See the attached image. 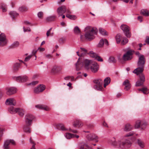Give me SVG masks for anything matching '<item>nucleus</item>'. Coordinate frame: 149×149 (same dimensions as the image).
<instances>
[{
  "label": "nucleus",
  "instance_id": "1",
  "mask_svg": "<svg viewBox=\"0 0 149 149\" xmlns=\"http://www.w3.org/2000/svg\"><path fill=\"white\" fill-rule=\"evenodd\" d=\"M108 143L115 147L120 149H126L129 148L131 145V142L128 140L126 139L124 141L118 140L116 141L114 137L109 139Z\"/></svg>",
  "mask_w": 149,
  "mask_h": 149
},
{
  "label": "nucleus",
  "instance_id": "2",
  "mask_svg": "<svg viewBox=\"0 0 149 149\" xmlns=\"http://www.w3.org/2000/svg\"><path fill=\"white\" fill-rule=\"evenodd\" d=\"M84 36L86 40L91 41L95 38V35L97 32V29L95 27L91 26H87L84 29Z\"/></svg>",
  "mask_w": 149,
  "mask_h": 149
},
{
  "label": "nucleus",
  "instance_id": "3",
  "mask_svg": "<svg viewBox=\"0 0 149 149\" xmlns=\"http://www.w3.org/2000/svg\"><path fill=\"white\" fill-rule=\"evenodd\" d=\"M94 61L91 60L86 59H82V58H79L75 64L76 70H80L83 66L87 70H89V67Z\"/></svg>",
  "mask_w": 149,
  "mask_h": 149
},
{
  "label": "nucleus",
  "instance_id": "4",
  "mask_svg": "<svg viewBox=\"0 0 149 149\" xmlns=\"http://www.w3.org/2000/svg\"><path fill=\"white\" fill-rule=\"evenodd\" d=\"M93 82L95 85L93 86V88L96 90L102 91L103 89L102 87L103 81L100 79H94Z\"/></svg>",
  "mask_w": 149,
  "mask_h": 149
},
{
  "label": "nucleus",
  "instance_id": "5",
  "mask_svg": "<svg viewBox=\"0 0 149 149\" xmlns=\"http://www.w3.org/2000/svg\"><path fill=\"white\" fill-rule=\"evenodd\" d=\"M34 118V117L32 115L27 114L25 116V125L31 126L33 122V120Z\"/></svg>",
  "mask_w": 149,
  "mask_h": 149
},
{
  "label": "nucleus",
  "instance_id": "6",
  "mask_svg": "<svg viewBox=\"0 0 149 149\" xmlns=\"http://www.w3.org/2000/svg\"><path fill=\"white\" fill-rule=\"evenodd\" d=\"M120 28L127 37L130 38L131 37V34L130 31V28L126 24H123L121 26Z\"/></svg>",
  "mask_w": 149,
  "mask_h": 149
},
{
  "label": "nucleus",
  "instance_id": "7",
  "mask_svg": "<svg viewBox=\"0 0 149 149\" xmlns=\"http://www.w3.org/2000/svg\"><path fill=\"white\" fill-rule=\"evenodd\" d=\"M133 50H130L124 54L122 57V59L124 61L131 60L132 58Z\"/></svg>",
  "mask_w": 149,
  "mask_h": 149
},
{
  "label": "nucleus",
  "instance_id": "8",
  "mask_svg": "<svg viewBox=\"0 0 149 149\" xmlns=\"http://www.w3.org/2000/svg\"><path fill=\"white\" fill-rule=\"evenodd\" d=\"M57 127L58 129L62 131L68 130L69 131L74 133H76L78 132V131L76 130H72L71 128H69L68 129L66 128L63 124H61L58 125Z\"/></svg>",
  "mask_w": 149,
  "mask_h": 149
},
{
  "label": "nucleus",
  "instance_id": "9",
  "mask_svg": "<svg viewBox=\"0 0 149 149\" xmlns=\"http://www.w3.org/2000/svg\"><path fill=\"white\" fill-rule=\"evenodd\" d=\"M45 88V86L43 84L39 85L34 88V92L35 93L39 94L42 92Z\"/></svg>",
  "mask_w": 149,
  "mask_h": 149
},
{
  "label": "nucleus",
  "instance_id": "10",
  "mask_svg": "<svg viewBox=\"0 0 149 149\" xmlns=\"http://www.w3.org/2000/svg\"><path fill=\"white\" fill-rule=\"evenodd\" d=\"M99 69V65L97 63L94 61L89 67V70L90 69L92 72L95 73L98 71Z\"/></svg>",
  "mask_w": 149,
  "mask_h": 149
},
{
  "label": "nucleus",
  "instance_id": "11",
  "mask_svg": "<svg viewBox=\"0 0 149 149\" xmlns=\"http://www.w3.org/2000/svg\"><path fill=\"white\" fill-rule=\"evenodd\" d=\"M15 144V142L13 140H8L5 141L3 145L4 149H10L11 145Z\"/></svg>",
  "mask_w": 149,
  "mask_h": 149
},
{
  "label": "nucleus",
  "instance_id": "12",
  "mask_svg": "<svg viewBox=\"0 0 149 149\" xmlns=\"http://www.w3.org/2000/svg\"><path fill=\"white\" fill-rule=\"evenodd\" d=\"M7 40L6 36L3 33L0 34V47H3L6 45Z\"/></svg>",
  "mask_w": 149,
  "mask_h": 149
},
{
  "label": "nucleus",
  "instance_id": "13",
  "mask_svg": "<svg viewBox=\"0 0 149 149\" xmlns=\"http://www.w3.org/2000/svg\"><path fill=\"white\" fill-rule=\"evenodd\" d=\"M56 11L58 17H60L66 12V7L64 5L60 6L57 8Z\"/></svg>",
  "mask_w": 149,
  "mask_h": 149
},
{
  "label": "nucleus",
  "instance_id": "14",
  "mask_svg": "<svg viewBox=\"0 0 149 149\" xmlns=\"http://www.w3.org/2000/svg\"><path fill=\"white\" fill-rule=\"evenodd\" d=\"M6 94L9 95L15 93L17 91L16 88L13 87H8L6 88Z\"/></svg>",
  "mask_w": 149,
  "mask_h": 149
},
{
  "label": "nucleus",
  "instance_id": "15",
  "mask_svg": "<svg viewBox=\"0 0 149 149\" xmlns=\"http://www.w3.org/2000/svg\"><path fill=\"white\" fill-rule=\"evenodd\" d=\"M86 137L89 141L95 140L96 142L98 141V137L97 136L94 134H89L86 136Z\"/></svg>",
  "mask_w": 149,
  "mask_h": 149
},
{
  "label": "nucleus",
  "instance_id": "16",
  "mask_svg": "<svg viewBox=\"0 0 149 149\" xmlns=\"http://www.w3.org/2000/svg\"><path fill=\"white\" fill-rule=\"evenodd\" d=\"M145 62L144 56L143 55L139 56L138 61L137 63L138 66L144 67Z\"/></svg>",
  "mask_w": 149,
  "mask_h": 149
},
{
  "label": "nucleus",
  "instance_id": "17",
  "mask_svg": "<svg viewBox=\"0 0 149 149\" xmlns=\"http://www.w3.org/2000/svg\"><path fill=\"white\" fill-rule=\"evenodd\" d=\"M139 78L140 81L138 80L136 82V86H142L145 81L144 75L143 74H140Z\"/></svg>",
  "mask_w": 149,
  "mask_h": 149
},
{
  "label": "nucleus",
  "instance_id": "18",
  "mask_svg": "<svg viewBox=\"0 0 149 149\" xmlns=\"http://www.w3.org/2000/svg\"><path fill=\"white\" fill-rule=\"evenodd\" d=\"M62 70V68L60 66L54 65L52 68L51 72L52 73L55 74L60 71Z\"/></svg>",
  "mask_w": 149,
  "mask_h": 149
},
{
  "label": "nucleus",
  "instance_id": "19",
  "mask_svg": "<svg viewBox=\"0 0 149 149\" xmlns=\"http://www.w3.org/2000/svg\"><path fill=\"white\" fill-rule=\"evenodd\" d=\"M5 104L7 105L15 106L16 104V101L14 98H9L6 100Z\"/></svg>",
  "mask_w": 149,
  "mask_h": 149
},
{
  "label": "nucleus",
  "instance_id": "20",
  "mask_svg": "<svg viewBox=\"0 0 149 149\" xmlns=\"http://www.w3.org/2000/svg\"><path fill=\"white\" fill-rule=\"evenodd\" d=\"M36 108L39 109L48 111L50 110L49 108L47 106L42 104H37L35 106Z\"/></svg>",
  "mask_w": 149,
  "mask_h": 149
},
{
  "label": "nucleus",
  "instance_id": "21",
  "mask_svg": "<svg viewBox=\"0 0 149 149\" xmlns=\"http://www.w3.org/2000/svg\"><path fill=\"white\" fill-rule=\"evenodd\" d=\"M133 129V127L129 123H127L125 125L123 128V130L126 132H128L132 130Z\"/></svg>",
  "mask_w": 149,
  "mask_h": 149
},
{
  "label": "nucleus",
  "instance_id": "22",
  "mask_svg": "<svg viewBox=\"0 0 149 149\" xmlns=\"http://www.w3.org/2000/svg\"><path fill=\"white\" fill-rule=\"evenodd\" d=\"M104 43L107 45H109L107 39H102L100 40L99 42L97 45V46L99 47H102L103 46Z\"/></svg>",
  "mask_w": 149,
  "mask_h": 149
},
{
  "label": "nucleus",
  "instance_id": "23",
  "mask_svg": "<svg viewBox=\"0 0 149 149\" xmlns=\"http://www.w3.org/2000/svg\"><path fill=\"white\" fill-rule=\"evenodd\" d=\"M138 67L136 69L133 71V72L136 74L137 75L142 74V73L144 67L138 66Z\"/></svg>",
  "mask_w": 149,
  "mask_h": 149
},
{
  "label": "nucleus",
  "instance_id": "24",
  "mask_svg": "<svg viewBox=\"0 0 149 149\" xmlns=\"http://www.w3.org/2000/svg\"><path fill=\"white\" fill-rule=\"evenodd\" d=\"M79 149H92V148L87 144L82 142L79 145Z\"/></svg>",
  "mask_w": 149,
  "mask_h": 149
},
{
  "label": "nucleus",
  "instance_id": "25",
  "mask_svg": "<svg viewBox=\"0 0 149 149\" xmlns=\"http://www.w3.org/2000/svg\"><path fill=\"white\" fill-rule=\"evenodd\" d=\"M27 79V77L26 76H18L16 78L17 81L19 82H25Z\"/></svg>",
  "mask_w": 149,
  "mask_h": 149
},
{
  "label": "nucleus",
  "instance_id": "26",
  "mask_svg": "<svg viewBox=\"0 0 149 149\" xmlns=\"http://www.w3.org/2000/svg\"><path fill=\"white\" fill-rule=\"evenodd\" d=\"M123 85L125 86L124 89L126 90H129L130 88V85L129 81L127 80H125L123 83Z\"/></svg>",
  "mask_w": 149,
  "mask_h": 149
},
{
  "label": "nucleus",
  "instance_id": "27",
  "mask_svg": "<svg viewBox=\"0 0 149 149\" xmlns=\"http://www.w3.org/2000/svg\"><path fill=\"white\" fill-rule=\"evenodd\" d=\"M18 108L14 107L13 106H11L8 108V111L11 113H17Z\"/></svg>",
  "mask_w": 149,
  "mask_h": 149
},
{
  "label": "nucleus",
  "instance_id": "28",
  "mask_svg": "<svg viewBox=\"0 0 149 149\" xmlns=\"http://www.w3.org/2000/svg\"><path fill=\"white\" fill-rule=\"evenodd\" d=\"M83 125V124L79 120H76L74 122L73 125L75 127H79Z\"/></svg>",
  "mask_w": 149,
  "mask_h": 149
},
{
  "label": "nucleus",
  "instance_id": "29",
  "mask_svg": "<svg viewBox=\"0 0 149 149\" xmlns=\"http://www.w3.org/2000/svg\"><path fill=\"white\" fill-rule=\"evenodd\" d=\"M81 57L82 56H84V55L89 53V52L86 49L83 48H81ZM82 58V57H81Z\"/></svg>",
  "mask_w": 149,
  "mask_h": 149
},
{
  "label": "nucleus",
  "instance_id": "30",
  "mask_svg": "<svg viewBox=\"0 0 149 149\" xmlns=\"http://www.w3.org/2000/svg\"><path fill=\"white\" fill-rule=\"evenodd\" d=\"M116 43L118 44L121 42V40L122 39L121 36L120 34H118L115 37Z\"/></svg>",
  "mask_w": 149,
  "mask_h": 149
},
{
  "label": "nucleus",
  "instance_id": "31",
  "mask_svg": "<svg viewBox=\"0 0 149 149\" xmlns=\"http://www.w3.org/2000/svg\"><path fill=\"white\" fill-rule=\"evenodd\" d=\"M20 65V64L18 63H16L14 64L13 66L12 69L14 72H15L19 69Z\"/></svg>",
  "mask_w": 149,
  "mask_h": 149
},
{
  "label": "nucleus",
  "instance_id": "32",
  "mask_svg": "<svg viewBox=\"0 0 149 149\" xmlns=\"http://www.w3.org/2000/svg\"><path fill=\"white\" fill-rule=\"evenodd\" d=\"M65 137L67 139H70L74 138V135L73 134L69 133H66L64 134Z\"/></svg>",
  "mask_w": 149,
  "mask_h": 149
},
{
  "label": "nucleus",
  "instance_id": "33",
  "mask_svg": "<svg viewBox=\"0 0 149 149\" xmlns=\"http://www.w3.org/2000/svg\"><path fill=\"white\" fill-rule=\"evenodd\" d=\"M110 82V79L109 77H107L106 78L104 81V88L106 87L108 85Z\"/></svg>",
  "mask_w": 149,
  "mask_h": 149
},
{
  "label": "nucleus",
  "instance_id": "34",
  "mask_svg": "<svg viewBox=\"0 0 149 149\" xmlns=\"http://www.w3.org/2000/svg\"><path fill=\"white\" fill-rule=\"evenodd\" d=\"M24 111L23 109L21 108H18L17 113L20 116L22 117L24 115Z\"/></svg>",
  "mask_w": 149,
  "mask_h": 149
},
{
  "label": "nucleus",
  "instance_id": "35",
  "mask_svg": "<svg viewBox=\"0 0 149 149\" xmlns=\"http://www.w3.org/2000/svg\"><path fill=\"white\" fill-rule=\"evenodd\" d=\"M55 15L49 16L46 18V20L47 21L51 22L54 21L56 18Z\"/></svg>",
  "mask_w": 149,
  "mask_h": 149
},
{
  "label": "nucleus",
  "instance_id": "36",
  "mask_svg": "<svg viewBox=\"0 0 149 149\" xmlns=\"http://www.w3.org/2000/svg\"><path fill=\"white\" fill-rule=\"evenodd\" d=\"M18 10L21 12H26L27 11L28 8L26 6H22L19 8Z\"/></svg>",
  "mask_w": 149,
  "mask_h": 149
},
{
  "label": "nucleus",
  "instance_id": "37",
  "mask_svg": "<svg viewBox=\"0 0 149 149\" xmlns=\"http://www.w3.org/2000/svg\"><path fill=\"white\" fill-rule=\"evenodd\" d=\"M9 14L13 19L15 17L18 16L19 15L18 13L15 11L10 12L9 13Z\"/></svg>",
  "mask_w": 149,
  "mask_h": 149
},
{
  "label": "nucleus",
  "instance_id": "38",
  "mask_svg": "<svg viewBox=\"0 0 149 149\" xmlns=\"http://www.w3.org/2000/svg\"><path fill=\"white\" fill-rule=\"evenodd\" d=\"M138 90L141 91L144 94H146L149 93V90L146 87L142 88V89H139Z\"/></svg>",
  "mask_w": 149,
  "mask_h": 149
},
{
  "label": "nucleus",
  "instance_id": "39",
  "mask_svg": "<svg viewBox=\"0 0 149 149\" xmlns=\"http://www.w3.org/2000/svg\"><path fill=\"white\" fill-rule=\"evenodd\" d=\"M0 8L2 10L3 12H5L7 11L6 6L4 3H1L0 4Z\"/></svg>",
  "mask_w": 149,
  "mask_h": 149
},
{
  "label": "nucleus",
  "instance_id": "40",
  "mask_svg": "<svg viewBox=\"0 0 149 149\" xmlns=\"http://www.w3.org/2000/svg\"><path fill=\"white\" fill-rule=\"evenodd\" d=\"M141 14L145 16H148L149 15L148 11L145 9L141 10Z\"/></svg>",
  "mask_w": 149,
  "mask_h": 149
},
{
  "label": "nucleus",
  "instance_id": "41",
  "mask_svg": "<svg viewBox=\"0 0 149 149\" xmlns=\"http://www.w3.org/2000/svg\"><path fill=\"white\" fill-rule=\"evenodd\" d=\"M30 126L24 125V131L27 133H30L31 132V130L29 127Z\"/></svg>",
  "mask_w": 149,
  "mask_h": 149
},
{
  "label": "nucleus",
  "instance_id": "42",
  "mask_svg": "<svg viewBox=\"0 0 149 149\" xmlns=\"http://www.w3.org/2000/svg\"><path fill=\"white\" fill-rule=\"evenodd\" d=\"M134 127L135 129H138L140 127H141V121L139 120H136Z\"/></svg>",
  "mask_w": 149,
  "mask_h": 149
},
{
  "label": "nucleus",
  "instance_id": "43",
  "mask_svg": "<svg viewBox=\"0 0 149 149\" xmlns=\"http://www.w3.org/2000/svg\"><path fill=\"white\" fill-rule=\"evenodd\" d=\"M137 143L139 146L141 148H143L144 146V143L140 139L137 140Z\"/></svg>",
  "mask_w": 149,
  "mask_h": 149
},
{
  "label": "nucleus",
  "instance_id": "44",
  "mask_svg": "<svg viewBox=\"0 0 149 149\" xmlns=\"http://www.w3.org/2000/svg\"><path fill=\"white\" fill-rule=\"evenodd\" d=\"M88 54L89 55V56L91 57L94 58L95 59L97 55V54L92 51L90 52L89 53H88Z\"/></svg>",
  "mask_w": 149,
  "mask_h": 149
},
{
  "label": "nucleus",
  "instance_id": "45",
  "mask_svg": "<svg viewBox=\"0 0 149 149\" xmlns=\"http://www.w3.org/2000/svg\"><path fill=\"white\" fill-rule=\"evenodd\" d=\"M74 33L76 34H79L80 33V30L78 26H76L74 28Z\"/></svg>",
  "mask_w": 149,
  "mask_h": 149
},
{
  "label": "nucleus",
  "instance_id": "46",
  "mask_svg": "<svg viewBox=\"0 0 149 149\" xmlns=\"http://www.w3.org/2000/svg\"><path fill=\"white\" fill-rule=\"evenodd\" d=\"M128 41V40L126 38L124 37L123 38L122 40L121 41V45H124L127 43Z\"/></svg>",
  "mask_w": 149,
  "mask_h": 149
},
{
  "label": "nucleus",
  "instance_id": "47",
  "mask_svg": "<svg viewBox=\"0 0 149 149\" xmlns=\"http://www.w3.org/2000/svg\"><path fill=\"white\" fill-rule=\"evenodd\" d=\"M66 16L67 17L72 20H74L76 18V16L74 15H72L69 14H66Z\"/></svg>",
  "mask_w": 149,
  "mask_h": 149
},
{
  "label": "nucleus",
  "instance_id": "48",
  "mask_svg": "<svg viewBox=\"0 0 149 149\" xmlns=\"http://www.w3.org/2000/svg\"><path fill=\"white\" fill-rule=\"evenodd\" d=\"M99 32L100 34L103 35H107V33L106 31L104 29L100 28L99 29Z\"/></svg>",
  "mask_w": 149,
  "mask_h": 149
},
{
  "label": "nucleus",
  "instance_id": "49",
  "mask_svg": "<svg viewBox=\"0 0 149 149\" xmlns=\"http://www.w3.org/2000/svg\"><path fill=\"white\" fill-rule=\"evenodd\" d=\"M19 45V42L15 41L11 45V47L12 48H15L17 47Z\"/></svg>",
  "mask_w": 149,
  "mask_h": 149
},
{
  "label": "nucleus",
  "instance_id": "50",
  "mask_svg": "<svg viewBox=\"0 0 149 149\" xmlns=\"http://www.w3.org/2000/svg\"><path fill=\"white\" fill-rule=\"evenodd\" d=\"M135 134V132L134 131H132L131 132L128 133L126 134L124 136L125 137H129L130 136H133V135H134V134Z\"/></svg>",
  "mask_w": 149,
  "mask_h": 149
},
{
  "label": "nucleus",
  "instance_id": "51",
  "mask_svg": "<svg viewBox=\"0 0 149 149\" xmlns=\"http://www.w3.org/2000/svg\"><path fill=\"white\" fill-rule=\"evenodd\" d=\"M64 79L66 80H70L71 81L74 80V77L73 76H67L65 77Z\"/></svg>",
  "mask_w": 149,
  "mask_h": 149
},
{
  "label": "nucleus",
  "instance_id": "52",
  "mask_svg": "<svg viewBox=\"0 0 149 149\" xmlns=\"http://www.w3.org/2000/svg\"><path fill=\"white\" fill-rule=\"evenodd\" d=\"M147 125V123L146 122H141V129H143Z\"/></svg>",
  "mask_w": 149,
  "mask_h": 149
},
{
  "label": "nucleus",
  "instance_id": "53",
  "mask_svg": "<svg viewBox=\"0 0 149 149\" xmlns=\"http://www.w3.org/2000/svg\"><path fill=\"white\" fill-rule=\"evenodd\" d=\"M109 61L110 62L112 63L116 62V60L113 57H110L109 58Z\"/></svg>",
  "mask_w": 149,
  "mask_h": 149
},
{
  "label": "nucleus",
  "instance_id": "54",
  "mask_svg": "<svg viewBox=\"0 0 149 149\" xmlns=\"http://www.w3.org/2000/svg\"><path fill=\"white\" fill-rule=\"evenodd\" d=\"M43 15V13L42 12H39L38 13V16L39 18H42Z\"/></svg>",
  "mask_w": 149,
  "mask_h": 149
},
{
  "label": "nucleus",
  "instance_id": "55",
  "mask_svg": "<svg viewBox=\"0 0 149 149\" xmlns=\"http://www.w3.org/2000/svg\"><path fill=\"white\" fill-rule=\"evenodd\" d=\"M95 59L99 61L102 62L103 61V59L100 56H98V55L97 56Z\"/></svg>",
  "mask_w": 149,
  "mask_h": 149
},
{
  "label": "nucleus",
  "instance_id": "56",
  "mask_svg": "<svg viewBox=\"0 0 149 149\" xmlns=\"http://www.w3.org/2000/svg\"><path fill=\"white\" fill-rule=\"evenodd\" d=\"M24 32H30L31 31L29 27H27L26 29L24 27H23Z\"/></svg>",
  "mask_w": 149,
  "mask_h": 149
},
{
  "label": "nucleus",
  "instance_id": "57",
  "mask_svg": "<svg viewBox=\"0 0 149 149\" xmlns=\"http://www.w3.org/2000/svg\"><path fill=\"white\" fill-rule=\"evenodd\" d=\"M38 83V82L37 81H33L32 82L29 84H28V85H34Z\"/></svg>",
  "mask_w": 149,
  "mask_h": 149
},
{
  "label": "nucleus",
  "instance_id": "58",
  "mask_svg": "<svg viewBox=\"0 0 149 149\" xmlns=\"http://www.w3.org/2000/svg\"><path fill=\"white\" fill-rule=\"evenodd\" d=\"M52 28H51L50 29H49V30H48V31H47V32L46 33V35H47V37H48L49 36V35L50 34V32H51V31L52 30Z\"/></svg>",
  "mask_w": 149,
  "mask_h": 149
},
{
  "label": "nucleus",
  "instance_id": "59",
  "mask_svg": "<svg viewBox=\"0 0 149 149\" xmlns=\"http://www.w3.org/2000/svg\"><path fill=\"white\" fill-rule=\"evenodd\" d=\"M31 57V56H29L26 57L25 59V61H29Z\"/></svg>",
  "mask_w": 149,
  "mask_h": 149
},
{
  "label": "nucleus",
  "instance_id": "60",
  "mask_svg": "<svg viewBox=\"0 0 149 149\" xmlns=\"http://www.w3.org/2000/svg\"><path fill=\"white\" fill-rule=\"evenodd\" d=\"M24 24L27 25H31V23L28 21H25L24 22Z\"/></svg>",
  "mask_w": 149,
  "mask_h": 149
},
{
  "label": "nucleus",
  "instance_id": "61",
  "mask_svg": "<svg viewBox=\"0 0 149 149\" xmlns=\"http://www.w3.org/2000/svg\"><path fill=\"white\" fill-rule=\"evenodd\" d=\"M3 129L0 127V136H2L3 134Z\"/></svg>",
  "mask_w": 149,
  "mask_h": 149
},
{
  "label": "nucleus",
  "instance_id": "62",
  "mask_svg": "<svg viewBox=\"0 0 149 149\" xmlns=\"http://www.w3.org/2000/svg\"><path fill=\"white\" fill-rule=\"evenodd\" d=\"M103 125L106 127H108V126L107 124V123L105 122H104L102 124Z\"/></svg>",
  "mask_w": 149,
  "mask_h": 149
},
{
  "label": "nucleus",
  "instance_id": "63",
  "mask_svg": "<svg viewBox=\"0 0 149 149\" xmlns=\"http://www.w3.org/2000/svg\"><path fill=\"white\" fill-rule=\"evenodd\" d=\"M146 42L148 44H149V37H147Z\"/></svg>",
  "mask_w": 149,
  "mask_h": 149
},
{
  "label": "nucleus",
  "instance_id": "64",
  "mask_svg": "<svg viewBox=\"0 0 149 149\" xmlns=\"http://www.w3.org/2000/svg\"><path fill=\"white\" fill-rule=\"evenodd\" d=\"M142 17L141 16H139L138 17V19L140 21V22H142Z\"/></svg>",
  "mask_w": 149,
  "mask_h": 149
}]
</instances>
